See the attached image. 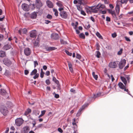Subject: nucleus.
I'll return each instance as SVG.
<instances>
[{"mask_svg":"<svg viewBox=\"0 0 133 133\" xmlns=\"http://www.w3.org/2000/svg\"><path fill=\"white\" fill-rule=\"evenodd\" d=\"M0 111L1 113L4 116H6L8 112L7 108L5 107H1L0 109Z\"/></svg>","mask_w":133,"mask_h":133,"instance_id":"f257e3e1","label":"nucleus"},{"mask_svg":"<svg viewBox=\"0 0 133 133\" xmlns=\"http://www.w3.org/2000/svg\"><path fill=\"white\" fill-rule=\"evenodd\" d=\"M118 85L119 87L121 89H124V90L125 91H126L127 92L128 94L130 95H131L130 93L129 92L128 89H126L124 85L121 82H119L118 84Z\"/></svg>","mask_w":133,"mask_h":133,"instance_id":"f03ea898","label":"nucleus"},{"mask_svg":"<svg viewBox=\"0 0 133 133\" xmlns=\"http://www.w3.org/2000/svg\"><path fill=\"white\" fill-rule=\"evenodd\" d=\"M23 122V119L21 118H18L15 120V124L17 126H20Z\"/></svg>","mask_w":133,"mask_h":133,"instance_id":"7ed1b4c3","label":"nucleus"},{"mask_svg":"<svg viewBox=\"0 0 133 133\" xmlns=\"http://www.w3.org/2000/svg\"><path fill=\"white\" fill-rule=\"evenodd\" d=\"M59 14L61 17L63 18L66 19L68 17V14L66 12L64 11L60 12Z\"/></svg>","mask_w":133,"mask_h":133,"instance_id":"20e7f679","label":"nucleus"},{"mask_svg":"<svg viewBox=\"0 0 133 133\" xmlns=\"http://www.w3.org/2000/svg\"><path fill=\"white\" fill-rule=\"evenodd\" d=\"M22 7L23 10L25 11H28L29 10V5L26 4H23L22 5Z\"/></svg>","mask_w":133,"mask_h":133,"instance_id":"39448f33","label":"nucleus"},{"mask_svg":"<svg viewBox=\"0 0 133 133\" xmlns=\"http://www.w3.org/2000/svg\"><path fill=\"white\" fill-rule=\"evenodd\" d=\"M126 63V61L125 59L122 60L120 62L119 66V68L122 69L125 66Z\"/></svg>","mask_w":133,"mask_h":133,"instance_id":"423d86ee","label":"nucleus"},{"mask_svg":"<svg viewBox=\"0 0 133 133\" xmlns=\"http://www.w3.org/2000/svg\"><path fill=\"white\" fill-rule=\"evenodd\" d=\"M30 35L31 38H35L37 35L36 31L35 30H34L30 32Z\"/></svg>","mask_w":133,"mask_h":133,"instance_id":"0eeeda50","label":"nucleus"},{"mask_svg":"<svg viewBox=\"0 0 133 133\" xmlns=\"http://www.w3.org/2000/svg\"><path fill=\"white\" fill-rule=\"evenodd\" d=\"M122 5L121 4V2L120 1L117 0V4L116 7V12L118 14L119 12V6Z\"/></svg>","mask_w":133,"mask_h":133,"instance_id":"6e6552de","label":"nucleus"},{"mask_svg":"<svg viewBox=\"0 0 133 133\" xmlns=\"http://www.w3.org/2000/svg\"><path fill=\"white\" fill-rule=\"evenodd\" d=\"M4 63L7 66H10L11 64V62L7 58H5L3 60Z\"/></svg>","mask_w":133,"mask_h":133,"instance_id":"1a4fd4ad","label":"nucleus"},{"mask_svg":"<svg viewBox=\"0 0 133 133\" xmlns=\"http://www.w3.org/2000/svg\"><path fill=\"white\" fill-rule=\"evenodd\" d=\"M30 130V128L29 127L26 126L24 127L21 133H28Z\"/></svg>","mask_w":133,"mask_h":133,"instance_id":"9d476101","label":"nucleus"},{"mask_svg":"<svg viewBox=\"0 0 133 133\" xmlns=\"http://www.w3.org/2000/svg\"><path fill=\"white\" fill-rule=\"evenodd\" d=\"M35 5L37 8H39L41 7L42 5V3L40 0H36Z\"/></svg>","mask_w":133,"mask_h":133,"instance_id":"9b49d317","label":"nucleus"},{"mask_svg":"<svg viewBox=\"0 0 133 133\" xmlns=\"http://www.w3.org/2000/svg\"><path fill=\"white\" fill-rule=\"evenodd\" d=\"M24 53L26 56L29 55L31 54L30 49L28 48H25L24 50Z\"/></svg>","mask_w":133,"mask_h":133,"instance_id":"f8f14e48","label":"nucleus"},{"mask_svg":"<svg viewBox=\"0 0 133 133\" xmlns=\"http://www.w3.org/2000/svg\"><path fill=\"white\" fill-rule=\"evenodd\" d=\"M98 10L101 11L103 9H104L105 8V6L104 4L99 3L97 5Z\"/></svg>","mask_w":133,"mask_h":133,"instance_id":"ddd939ff","label":"nucleus"},{"mask_svg":"<svg viewBox=\"0 0 133 133\" xmlns=\"http://www.w3.org/2000/svg\"><path fill=\"white\" fill-rule=\"evenodd\" d=\"M91 12L94 13H97L98 10L97 6L96 7L93 6L91 7Z\"/></svg>","mask_w":133,"mask_h":133,"instance_id":"4468645a","label":"nucleus"},{"mask_svg":"<svg viewBox=\"0 0 133 133\" xmlns=\"http://www.w3.org/2000/svg\"><path fill=\"white\" fill-rule=\"evenodd\" d=\"M85 105H83L82 107L81 108L78 110L77 113L76 114L77 116H80L81 114V111L85 108Z\"/></svg>","mask_w":133,"mask_h":133,"instance_id":"2eb2a0df","label":"nucleus"},{"mask_svg":"<svg viewBox=\"0 0 133 133\" xmlns=\"http://www.w3.org/2000/svg\"><path fill=\"white\" fill-rule=\"evenodd\" d=\"M46 3L48 6L50 8H52L53 7V5L52 2L50 1H46Z\"/></svg>","mask_w":133,"mask_h":133,"instance_id":"dca6fc26","label":"nucleus"},{"mask_svg":"<svg viewBox=\"0 0 133 133\" xmlns=\"http://www.w3.org/2000/svg\"><path fill=\"white\" fill-rule=\"evenodd\" d=\"M109 66L110 68H115L116 67L117 65L115 62H111L109 64Z\"/></svg>","mask_w":133,"mask_h":133,"instance_id":"f3484780","label":"nucleus"},{"mask_svg":"<svg viewBox=\"0 0 133 133\" xmlns=\"http://www.w3.org/2000/svg\"><path fill=\"white\" fill-rule=\"evenodd\" d=\"M87 3V2L85 0H78V4L81 5H84Z\"/></svg>","mask_w":133,"mask_h":133,"instance_id":"a211bd4d","label":"nucleus"},{"mask_svg":"<svg viewBox=\"0 0 133 133\" xmlns=\"http://www.w3.org/2000/svg\"><path fill=\"white\" fill-rule=\"evenodd\" d=\"M19 33L20 34H21L22 33L24 34H26L27 32V30L26 29H21L19 31Z\"/></svg>","mask_w":133,"mask_h":133,"instance_id":"6ab92c4d","label":"nucleus"},{"mask_svg":"<svg viewBox=\"0 0 133 133\" xmlns=\"http://www.w3.org/2000/svg\"><path fill=\"white\" fill-rule=\"evenodd\" d=\"M11 48V46L9 44H6L3 47V48L4 50H6Z\"/></svg>","mask_w":133,"mask_h":133,"instance_id":"aec40b11","label":"nucleus"},{"mask_svg":"<svg viewBox=\"0 0 133 133\" xmlns=\"http://www.w3.org/2000/svg\"><path fill=\"white\" fill-rule=\"evenodd\" d=\"M52 38L55 39H57L59 38L58 35L57 34H52Z\"/></svg>","mask_w":133,"mask_h":133,"instance_id":"412c9836","label":"nucleus"},{"mask_svg":"<svg viewBox=\"0 0 133 133\" xmlns=\"http://www.w3.org/2000/svg\"><path fill=\"white\" fill-rule=\"evenodd\" d=\"M6 92L4 89H1L0 90V95H4L6 94Z\"/></svg>","mask_w":133,"mask_h":133,"instance_id":"4be33fe9","label":"nucleus"},{"mask_svg":"<svg viewBox=\"0 0 133 133\" xmlns=\"http://www.w3.org/2000/svg\"><path fill=\"white\" fill-rule=\"evenodd\" d=\"M5 56V52L3 51H0V57H3Z\"/></svg>","mask_w":133,"mask_h":133,"instance_id":"5701e85b","label":"nucleus"},{"mask_svg":"<svg viewBox=\"0 0 133 133\" xmlns=\"http://www.w3.org/2000/svg\"><path fill=\"white\" fill-rule=\"evenodd\" d=\"M31 112V110L30 109H28L25 112L24 115L26 116Z\"/></svg>","mask_w":133,"mask_h":133,"instance_id":"b1692460","label":"nucleus"},{"mask_svg":"<svg viewBox=\"0 0 133 133\" xmlns=\"http://www.w3.org/2000/svg\"><path fill=\"white\" fill-rule=\"evenodd\" d=\"M39 39L38 38H37L35 42L34 43V45L35 46H36L39 44Z\"/></svg>","mask_w":133,"mask_h":133,"instance_id":"393cba45","label":"nucleus"},{"mask_svg":"<svg viewBox=\"0 0 133 133\" xmlns=\"http://www.w3.org/2000/svg\"><path fill=\"white\" fill-rule=\"evenodd\" d=\"M85 10L88 13H90L91 12V7H88L85 8Z\"/></svg>","mask_w":133,"mask_h":133,"instance_id":"a878e982","label":"nucleus"},{"mask_svg":"<svg viewBox=\"0 0 133 133\" xmlns=\"http://www.w3.org/2000/svg\"><path fill=\"white\" fill-rule=\"evenodd\" d=\"M52 81H54L57 84V85H58V84H59V81L57 80L55 77H53L52 78Z\"/></svg>","mask_w":133,"mask_h":133,"instance_id":"bb28decb","label":"nucleus"},{"mask_svg":"<svg viewBox=\"0 0 133 133\" xmlns=\"http://www.w3.org/2000/svg\"><path fill=\"white\" fill-rule=\"evenodd\" d=\"M108 11L109 13L111 14L113 17L115 16L116 15L115 13V12L114 11H112V10L109 9Z\"/></svg>","mask_w":133,"mask_h":133,"instance_id":"cd10ccee","label":"nucleus"},{"mask_svg":"<svg viewBox=\"0 0 133 133\" xmlns=\"http://www.w3.org/2000/svg\"><path fill=\"white\" fill-rule=\"evenodd\" d=\"M6 105L8 107H11L13 106V104L11 102H8L6 103Z\"/></svg>","mask_w":133,"mask_h":133,"instance_id":"c85d7f7f","label":"nucleus"},{"mask_svg":"<svg viewBox=\"0 0 133 133\" xmlns=\"http://www.w3.org/2000/svg\"><path fill=\"white\" fill-rule=\"evenodd\" d=\"M121 79L125 85H126L127 83V81L126 78L124 77H121Z\"/></svg>","mask_w":133,"mask_h":133,"instance_id":"c756f323","label":"nucleus"},{"mask_svg":"<svg viewBox=\"0 0 133 133\" xmlns=\"http://www.w3.org/2000/svg\"><path fill=\"white\" fill-rule=\"evenodd\" d=\"M37 16V15L35 12H34L32 13L31 14V17L32 18H35Z\"/></svg>","mask_w":133,"mask_h":133,"instance_id":"7c9ffc66","label":"nucleus"},{"mask_svg":"<svg viewBox=\"0 0 133 133\" xmlns=\"http://www.w3.org/2000/svg\"><path fill=\"white\" fill-rule=\"evenodd\" d=\"M37 71L36 69H35L33 70L30 74V75L32 76L36 74Z\"/></svg>","mask_w":133,"mask_h":133,"instance_id":"2f4dec72","label":"nucleus"},{"mask_svg":"<svg viewBox=\"0 0 133 133\" xmlns=\"http://www.w3.org/2000/svg\"><path fill=\"white\" fill-rule=\"evenodd\" d=\"M79 37L81 38L84 39L85 38V36L83 33H81L79 35Z\"/></svg>","mask_w":133,"mask_h":133,"instance_id":"473e14b6","label":"nucleus"},{"mask_svg":"<svg viewBox=\"0 0 133 133\" xmlns=\"http://www.w3.org/2000/svg\"><path fill=\"white\" fill-rule=\"evenodd\" d=\"M92 75L93 77L96 80H97L98 78V76L97 75H96L95 74V73L94 72H93L92 73Z\"/></svg>","mask_w":133,"mask_h":133,"instance_id":"72a5a7b5","label":"nucleus"},{"mask_svg":"<svg viewBox=\"0 0 133 133\" xmlns=\"http://www.w3.org/2000/svg\"><path fill=\"white\" fill-rule=\"evenodd\" d=\"M96 35L99 38L103 39V38L102 36L100 33L98 32H97L96 33Z\"/></svg>","mask_w":133,"mask_h":133,"instance_id":"f704fd0d","label":"nucleus"},{"mask_svg":"<svg viewBox=\"0 0 133 133\" xmlns=\"http://www.w3.org/2000/svg\"><path fill=\"white\" fill-rule=\"evenodd\" d=\"M96 56L98 58H99L101 57V54L99 51H97L96 52Z\"/></svg>","mask_w":133,"mask_h":133,"instance_id":"c9c22d12","label":"nucleus"},{"mask_svg":"<svg viewBox=\"0 0 133 133\" xmlns=\"http://www.w3.org/2000/svg\"><path fill=\"white\" fill-rule=\"evenodd\" d=\"M77 9L79 11H81L82 10V7L81 5H76Z\"/></svg>","mask_w":133,"mask_h":133,"instance_id":"e433bc0d","label":"nucleus"},{"mask_svg":"<svg viewBox=\"0 0 133 133\" xmlns=\"http://www.w3.org/2000/svg\"><path fill=\"white\" fill-rule=\"evenodd\" d=\"M41 72L40 74V76L41 78H42L44 76V72L43 71V69H41Z\"/></svg>","mask_w":133,"mask_h":133,"instance_id":"4c0bfd02","label":"nucleus"},{"mask_svg":"<svg viewBox=\"0 0 133 133\" xmlns=\"http://www.w3.org/2000/svg\"><path fill=\"white\" fill-rule=\"evenodd\" d=\"M53 11L54 12V14L55 16H57L58 15V13L57 10L55 9H54Z\"/></svg>","mask_w":133,"mask_h":133,"instance_id":"58836bf2","label":"nucleus"},{"mask_svg":"<svg viewBox=\"0 0 133 133\" xmlns=\"http://www.w3.org/2000/svg\"><path fill=\"white\" fill-rule=\"evenodd\" d=\"M128 0H121L120 2L121 4L122 5V4H127Z\"/></svg>","mask_w":133,"mask_h":133,"instance_id":"ea45409f","label":"nucleus"},{"mask_svg":"<svg viewBox=\"0 0 133 133\" xmlns=\"http://www.w3.org/2000/svg\"><path fill=\"white\" fill-rule=\"evenodd\" d=\"M57 5L60 7H63V5L61 2H58L57 3Z\"/></svg>","mask_w":133,"mask_h":133,"instance_id":"a19ab883","label":"nucleus"},{"mask_svg":"<svg viewBox=\"0 0 133 133\" xmlns=\"http://www.w3.org/2000/svg\"><path fill=\"white\" fill-rule=\"evenodd\" d=\"M61 42V44H67V43L66 42L64 41V40L61 39L60 40Z\"/></svg>","mask_w":133,"mask_h":133,"instance_id":"79ce46f5","label":"nucleus"},{"mask_svg":"<svg viewBox=\"0 0 133 133\" xmlns=\"http://www.w3.org/2000/svg\"><path fill=\"white\" fill-rule=\"evenodd\" d=\"M101 95V94L100 93H98L96 94H94V98H95Z\"/></svg>","mask_w":133,"mask_h":133,"instance_id":"37998d69","label":"nucleus"},{"mask_svg":"<svg viewBox=\"0 0 133 133\" xmlns=\"http://www.w3.org/2000/svg\"><path fill=\"white\" fill-rule=\"evenodd\" d=\"M65 52L69 56H71L72 55V53L69 52L68 50H65Z\"/></svg>","mask_w":133,"mask_h":133,"instance_id":"c03bdc74","label":"nucleus"},{"mask_svg":"<svg viewBox=\"0 0 133 133\" xmlns=\"http://www.w3.org/2000/svg\"><path fill=\"white\" fill-rule=\"evenodd\" d=\"M46 18L49 19H52V16L50 14H48L46 16Z\"/></svg>","mask_w":133,"mask_h":133,"instance_id":"a18cd8bd","label":"nucleus"},{"mask_svg":"<svg viewBox=\"0 0 133 133\" xmlns=\"http://www.w3.org/2000/svg\"><path fill=\"white\" fill-rule=\"evenodd\" d=\"M125 78L127 79V80L128 82L129 83V82H130L129 79H130V77H129V76L127 75L125 76Z\"/></svg>","mask_w":133,"mask_h":133,"instance_id":"49530a36","label":"nucleus"},{"mask_svg":"<svg viewBox=\"0 0 133 133\" xmlns=\"http://www.w3.org/2000/svg\"><path fill=\"white\" fill-rule=\"evenodd\" d=\"M39 76V74L38 73H37L35 74V75L34 76L33 78L34 79H36V78L38 77Z\"/></svg>","mask_w":133,"mask_h":133,"instance_id":"de8ad7c7","label":"nucleus"},{"mask_svg":"<svg viewBox=\"0 0 133 133\" xmlns=\"http://www.w3.org/2000/svg\"><path fill=\"white\" fill-rule=\"evenodd\" d=\"M45 83L48 85H49L50 84V82L49 79H47L46 80Z\"/></svg>","mask_w":133,"mask_h":133,"instance_id":"09e8293b","label":"nucleus"},{"mask_svg":"<svg viewBox=\"0 0 133 133\" xmlns=\"http://www.w3.org/2000/svg\"><path fill=\"white\" fill-rule=\"evenodd\" d=\"M68 63L69 68H70L72 67V65L71 63L69 62H68Z\"/></svg>","mask_w":133,"mask_h":133,"instance_id":"8fccbe9b","label":"nucleus"},{"mask_svg":"<svg viewBox=\"0 0 133 133\" xmlns=\"http://www.w3.org/2000/svg\"><path fill=\"white\" fill-rule=\"evenodd\" d=\"M34 64L35 67H36V66L38 65V63L37 61H34Z\"/></svg>","mask_w":133,"mask_h":133,"instance_id":"3c124183","label":"nucleus"},{"mask_svg":"<svg viewBox=\"0 0 133 133\" xmlns=\"http://www.w3.org/2000/svg\"><path fill=\"white\" fill-rule=\"evenodd\" d=\"M76 57L78 59H79L80 58H81V56L80 55H79L78 53H77L76 54Z\"/></svg>","mask_w":133,"mask_h":133,"instance_id":"603ef678","label":"nucleus"},{"mask_svg":"<svg viewBox=\"0 0 133 133\" xmlns=\"http://www.w3.org/2000/svg\"><path fill=\"white\" fill-rule=\"evenodd\" d=\"M53 94H55V97L56 98H58L59 97V95L55 94V92H54L53 93Z\"/></svg>","mask_w":133,"mask_h":133,"instance_id":"864d4df0","label":"nucleus"},{"mask_svg":"<svg viewBox=\"0 0 133 133\" xmlns=\"http://www.w3.org/2000/svg\"><path fill=\"white\" fill-rule=\"evenodd\" d=\"M122 50H123L122 49H120V50L118 52L117 54L118 55H121L122 53Z\"/></svg>","mask_w":133,"mask_h":133,"instance_id":"5fc2aeb1","label":"nucleus"},{"mask_svg":"<svg viewBox=\"0 0 133 133\" xmlns=\"http://www.w3.org/2000/svg\"><path fill=\"white\" fill-rule=\"evenodd\" d=\"M125 40L127 41L130 42L131 41V40L129 39V38L128 37H127L125 36Z\"/></svg>","mask_w":133,"mask_h":133,"instance_id":"6e6d98bb","label":"nucleus"},{"mask_svg":"<svg viewBox=\"0 0 133 133\" xmlns=\"http://www.w3.org/2000/svg\"><path fill=\"white\" fill-rule=\"evenodd\" d=\"M43 125V124H40L38 125L37 127L36 128H39L41 127Z\"/></svg>","mask_w":133,"mask_h":133,"instance_id":"4d7b16f0","label":"nucleus"},{"mask_svg":"<svg viewBox=\"0 0 133 133\" xmlns=\"http://www.w3.org/2000/svg\"><path fill=\"white\" fill-rule=\"evenodd\" d=\"M116 34L115 33H114L112 34V36L113 38L116 37Z\"/></svg>","mask_w":133,"mask_h":133,"instance_id":"13d9d810","label":"nucleus"},{"mask_svg":"<svg viewBox=\"0 0 133 133\" xmlns=\"http://www.w3.org/2000/svg\"><path fill=\"white\" fill-rule=\"evenodd\" d=\"M81 12V14L85 16L86 15V14L85 12L84 11H83L82 10L81 11H80Z\"/></svg>","mask_w":133,"mask_h":133,"instance_id":"bf43d9fd","label":"nucleus"},{"mask_svg":"<svg viewBox=\"0 0 133 133\" xmlns=\"http://www.w3.org/2000/svg\"><path fill=\"white\" fill-rule=\"evenodd\" d=\"M51 22V21L48 20H45V23L46 24H48Z\"/></svg>","mask_w":133,"mask_h":133,"instance_id":"052dcab7","label":"nucleus"},{"mask_svg":"<svg viewBox=\"0 0 133 133\" xmlns=\"http://www.w3.org/2000/svg\"><path fill=\"white\" fill-rule=\"evenodd\" d=\"M31 8L33 10L35 8V4H31Z\"/></svg>","mask_w":133,"mask_h":133,"instance_id":"680f3d73","label":"nucleus"},{"mask_svg":"<svg viewBox=\"0 0 133 133\" xmlns=\"http://www.w3.org/2000/svg\"><path fill=\"white\" fill-rule=\"evenodd\" d=\"M58 130L59 132L60 133H62L63 132V130L60 128H58Z\"/></svg>","mask_w":133,"mask_h":133,"instance_id":"e2e57ef3","label":"nucleus"},{"mask_svg":"<svg viewBox=\"0 0 133 133\" xmlns=\"http://www.w3.org/2000/svg\"><path fill=\"white\" fill-rule=\"evenodd\" d=\"M45 112H46V111L45 110L42 111L41 112V114H42V115H43V116L45 114Z\"/></svg>","mask_w":133,"mask_h":133,"instance_id":"0e129e2a","label":"nucleus"},{"mask_svg":"<svg viewBox=\"0 0 133 133\" xmlns=\"http://www.w3.org/2000/svg\"><path fill=\"white\" fill-rule=\"evenodd\" d=\"M106 20L108 22H109L110 21V18L108 17H106Z\"/></svg>","mask_w":133,"mask_h":133,"instance_id":"69168bd1","label":"nucleus"},{"mask_svg":"<svg viewBox=\"0 0 133 133\" xmlns=\"http://www.w3.org/2000/svg\"><path fill=\"white\" fill-rule=\"evenodd\" d=\"M74 3L75 4H77V3L78 4V0H74Z\"/></svg>","mask_w":133,"mask_h":133,"instance_id":"338daca9","label":"nucleus"},{"mask_svg":"<svg viewBox=\"0 0 133 133\" xmlns=\"http://www.w3.org/2000/svg\"><path fill=\"white\" fill-rule=\"evenodd\" d=\"M29 71L27 70H25L24 71L25 74L26 75L29 73Z\"/></svg>","mask_w":133,"mask_h":133,"instance_id":"774afa93","label":"nucleus"}]
</instances>
